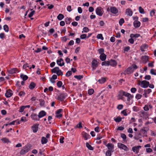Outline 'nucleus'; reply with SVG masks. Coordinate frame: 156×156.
<instances>
[{"label":"nucleus","mask_w":156,"mask_h":156,"mask_svg":"<svg viewBox=\"0 0 156 156\" xmlns=\"http://www.w3.org/2000/svg\"><path fill=\"white\" fill-rule=\"evenodd\" d=\"M140 35L139 34H131L130 35V37L131 38H137L140 36Z\"/></svg>","instance_id":"30"},{"label":"nucleus","mask_w":156,"mask_h":156,"mask_svg":"<svg viewBox=\"0 0 156 156\" xmlns=\"http://www.w3.org/2000/svg\"><path fill=\"white\" fill-rule=\"evenodd\" d=\"M46 115V113L44 111H42L39 112L38 115L39 118H41Z\"/></svg>","instance_id":"17"},{"label":"nucleus","mask_w":156,"mask_h":156,"mask_svg":"<svg viewBox=\"0 0 156 156\" xmlns=\"http://www.w3.org/2000/svg\"><path fill=\"white\" fill-rule=\"evenodd\" d=\"M12 91L9 89L8 90L6 91V93L5 94V96L7 98H9L12 95Z\"/></svg>","instance_id":"13"},{"label":"nucleus","mask_w":156,"mask_h":156,"mask_svg":"<svg viewBox=\"0 0 156 156\" xmlns=\"http://www.w3.org/2000/svg\"><path fill=\"white\" fill-rule=\"evenodd\" d=\"M106 79L105 78L102 77L101 79H99L98 82L100 84H102L105 83L106 81Z\"/></svg>","instance_id":"26"},{"label":"nucleus","mask_w":156,"mask_h":156,"mask_svg":"<svg viewBox=\"0 0 156 156\" xmlns=\"http://www.w3.org/2000/svg\"><path fill=\"white\" fill-rule=\"evenodd\" d=\"M71 19L70 18H66L65 19V22L66 24H69L70 23V20Z\"/></svg>","instance_id":"42"},{"label":"nucleus","mask_w":156,"mask_h":156,"mask_svg":"<svg viewBox=\"0 0 156 156\" xmlns=\"http://www.w3.org/2000/svg\"><path fill=\"white\" fill-rule=\"evenodd\" d=\"M128 42H129L131 44H133L134 43V41L133 39V38H131L128 40Z\"/></svg>","instance_id":"63"},{"label":"nucleus","mask_w":156,"mask_h":156,"mask_svg":"<svg viewBox=\"0 0 156 156\" xmlns=\"http://www.w3.org/2000/svg\"><path fill=\"white\" fill-rule=\"evenodd\" d=\"M36 86V84L34 82H32L29 86V88L31 90H32L35 88Z\"/></svg>","instance_id":"25"},{"label":"nucleus","mask_w":156,"mask_h":156,"mask_svg":"<svg viewBox=\"0 0 156 156\" xmlns=\"http://www.w3.org/2000/svg\"><path fill=\"white\" fill-rule=\"evenodd\" d=\"M122 118L120 116H118L116 119H114V120L117 122H119L122 121Z\"/></svg>","instance_id":"35"},{"label":"nucleus","mask_w":156,"mask_h":156,"mask_svg":"<svg viewBox=\"0 0 156 156\" xmlns=\"http://www.w3.org/2000/svg\"><path fill=\"white\" fill-rule=\"evenodd\" d=\"M39 125V124H35L32 126L31 129L34 133H35L37 132L38 129Z\"/></svg>","instance_id":"8"},{"label":"nucleus","mask_w":156,"mask_h":156,"mask_svg":"<svg viewBox=\"0 0 156 156\" xmlns=\"http://www.w3.org/2000/svg\"><path fill=\"white\" fill-rule=\"evenodd\" d=\"M106 55L105 53H103L100 56V59L102 61H104L106 59Z\"/></svg>","instance_id":"22"},{"label":"nucleus","mask_w":156,"mask_h":156,"mask_svg":"<svg viewBox=\"0 0 156 156\" xmlns=\"http://www.w3.org/2000/svg\"><path fill=\"white\" fill-rule=\"evenodd\" d=\"M25 108H24V106H21L20 108V109L19 110V112H23V111H24V109H25Z\"/></svg>","instance_id":"61"},{"label":"nucleus","mask_w":156,"mask_h":156,"mask_svg":"<svg viewBox=\"0 0 156 156\" xmlns=\"http://www.w3.org/2000/svg\"><path fill=\"white\" fill-rule=\"evenodd\" d=\"M152 91L151 89H145L144 90V93L143 94V95L144 96V97L147 98L148 97L147 94H149Z\"/></svg>","instance_id":"9"},{"label":"nucleus","mask_w":156,"mask_h":156,"mask_svg":"<svg viewBox=\"0 0 156 156\" xmlns=\"http://www.w3.org/2000/svg\"><path fill=\"white\" fill-rule=\"evenodd\" d=\"M31 117L32 119L35 121H39V118L38 117V115H37L35 113H32L31 115Z\"/></svg>","instance_id":"12"},{"label":"nucleus","mask_w":156,"mask_h":156,"mask_svg":"<svg viewBox=\"0 0 156 156\" xmlns=\"http://www.w3.org/2000/svg\"><path fill=\"white\" fill-rule=\"evenodd\" d=\"M83 31L82 32V33H83V31L85 32H87L89 31V29L88 27H85L83 28Z\"/></svg>","instance_id":"56"},{"label":"nucleus","mask_w":156,"mask_h":156,"mask_svg":"<svg viewBox=\"0 0 156 156\" xmlns=\"http://www.w3.org/2000/svg\"><path fill=\"white\" fill-rule=\"evenodd\" d=\"M39 101L40 102V105L41 106H44L45 104V101L44 100L42 99H39Z\"/></svg>","instance_id":"43"},{"label":"nucleus","mask_w":156,"mask_h":156,"mask_svg":"<svg viewBox=\"0 0 156 156\" xmlns=\"http://www.w3.org/2000/svg\"><path fill=\"white\" fill-rule=\"evenodd\" d=\"M148 58L149 57L148 56L145 55L142 56L141 59L144 63H146L148 61Z\"/></svg>","instance_id":"16"},{"label":"nucleus","mask_w":156,"mask_h":156,"mask_svg":"<svg viewBox=\"0 0 156 156\" xmlns=\"http://www.w3.org/2000/svg\"><path fill=\"white\" fill-rule=\"evenodd\" d=\"M62 84V81H59L57 83V86L58 87H61Z\"/></svg>","instance_id":"47"},{"label":"nucleus","mask_w":156,"mask_h":156,"mask_svg":"<svg viewBox=\"0 0 156 156\" xmlns=\"http://www.w3.org/2000/svg\"><path fill=\"white\" fill-rule=\"evenodd\" d=\"M64 16L63 14H59L57 16V18L58 20H61L64 18Z\"/></svg>","instance_id":"33"},{"label":"nucleus","mask_w":156,"mask_h":156,"mask_svg":"<svg viewBox=\"0 0 156 156\" xmlns=\"http://www.w3.org/2000/svg\"><path fill=\"white\" fill-rule=\"evenodd\" d=\"M105 145L107 147L108 149V150L112 151V150L114 148V145L112 144L108 143V144H105Z\"/></svg>","instance_id":"10"},{"label":"nucleus","mask_w":156,"mask_h":156,"mask_svg":"<svg viewBox=\"0 0 156 156\" xmlns=\"http://www.w3.org/2000/svg\"><path fill=\"white\" fill-rule=\"evenodd\" d=\"M142 97V95L141 94H136V96L135 97V98L137 100L140 99Z\"/></svg>","instance_id":"49"},{"label":"nucleus","mask_w":156,"mask_h":156,"mask_svg":"<svg viewBox=\"0 0 156 156\" xmlns=\"http://www.w3.org/2000/svg\"><path fill=\"white\" fill-rule=\"evenodd\" d=\"M103 9L100 7L97 8L96 10V14L100 16H102L103 14Z\"/></svg>","instance_id":"5"},{"label":"nucleus","mask_w":156,"mask_h":156,"mask_svg":"<svg viewBox=\"0 0 156 156\" xmlns=\"http://www.w3.org/2000/svg\"><path fill=\"white\" fill-rule=\"evenodd\" d=\"M150 73L152 75H156V72L155 70L154 69H152L151 70Z\"/></svg>","instance_id":"55"},{"label":"nucleus","mask_w":156,"mask_h":156,"mask_svg":"<svg viewBox=\"0 0 156 156\" xmlns=\"http://www.w3.org/2000/svg\"><path fill=\"white\" fill-rule=\"evenodd\" d=\"M72 74V72L71 71H69L66 73V76L69 77Z\"/></svg>","instance_id":"48"},{"label":"nucleus","mask_w":156,"mask_h":156,"mask_svg":"<svg viewBox=\"0 0 156 156\" xmlns=\"http://www.w3.org/2000/svg\"><path fill=\"white\" fill-rule=\"evenodd\" d=\"M155 9H153L151 10L150 12V15L151 17H152L154 16H155Z\"/></svg>","instance_id":"52"},{"label":"nucleus","mask_w":156,"mask_h":156,"mask_svg":"<svg viewBox=\"0 0 156 156\" xmlns=\"http://www.w3.org/2000/svg\"><path fill=\"white\" fill-rule=\"evenodd\" d=\"M98 66L97 61L96 60L94 59L92 63V66L93 69L94 70Z\"/></svg>","instance_id":"15"},{"label":"nucleus","mask_w":156,"mask_h":156,"mask_svg":"<svg viewBox=\"0 0 156 156\" xmlns=\"http://www.w3.org/2000/svg\"><path fill=\"white\" fill-rule=\"evenodd\" d=\"M35 12V11L34 10H33L28 15V16L30 18L32 17L33 15H34V13Z\"/></svg>","instance_id":"57"},{"label":"nucleus","mask_w":156,"mask_h":156,"mask_svg":"<svg viewBox=\"0 0 156 156\" xmlns=\"http://www.w3.org/2000/svg\"><path fill=\"white\" fill-rule=\"evenodd\" d=\"M110 63L109 61L103 62L101 63L102 66H108L110 65Z\"/></svg>","instance_id":"34"},{"label":"nucleus","mask_w":156,"mask_h":156,"mask_svg":"<svg viewBox=\"0 0 156 156\" xmlns=\"http://www.w3.org/2000/svg\"><path fill=\"white\" fill-rule=\"evenodd\" d=\"M110 11L112 13L115 14L117 13L118 12L117 9L115 7H110Z\"/></svg>","instance_id":"14"},{"label":"nucleus","mask_w":156,"mask_h":156,"mask_svg":"<svg viewBox=\"0 0 156 156\" xmlns=\"http://www.w3.org/2000/svg\"><path fill=\"white\" fill-rule=\"evenodd\" d=\"M124 23V20L123 18H121L120 19L119 21V25L121 26L122 24Z\"/></svg>","instance_id":"50"},{"label":"nucleus","mask_w":156,"mask_h":156,"mask_svg":"<svg viewBox=\"0 0 156 156\" xmlns=\"http://www.w3.org/2000/svg\"><path fill=\"white\" fill-rule=\"evenodd\" d=\"M145 111H148L149 110V106L148 105H145L143 108Z\"/></svg>","instance_id":"53"},{"label":"nucleus","mask_w":156,"mask_h":156,"mask_svg":"<svg viewBox=\"0 0 156 156\" xmlns=\"http://www.w3.org/2000/svg\"><path fill=\"white\" fill-rule=\"evenodd\" d=\"M133 96L130 94V95H128L127 100L128 101H129L131 99H132L133 98Z\"/></svg>","instance_id":"58"},{"label":"nucleus","mask_w":156,"mask_h":156,"mask_svg":"<svg viewBox=\"0 0 156 156\" xmlns=\"http://www.w3.org/2000/svg\"><path fill=\"white\" fill-rule=\"evenodd\" d=\"M121 113L123 114L124 116H127L128 115L126 112V109H125L122 111L121 112Z\"/></svg>","instance_id":"54"},{"label":"nucleus","mask_w":156,"mask_h":156,"mask_svg":"<svg viewBox=\"0 0 156 156\" xmlns=\"http://www.w3.org/2000/svg\"><path fill=\"white\" fill-rule=\"evenodd\" d=\"M141 148V146L140 145L137 146H134L132 148V150L136 154H137L139 153V149Z\"/></svg>","instance_id":"7"},{"label":"nucleus","mask_w":156,"mask_h":156,"mask_svg":"<svg viewBox=\"0 0 156 156\" xmlns=\"http://www.w3.org/2000/svg\"><path fill=\"white\" fill-rule=\"evenodd\" d=\"M20 77L23 79V81H25L28 79V77L26 75H24L23 74H21L20 76Z\"/></svg>","instance_id":"28"},{"label":"nucleus","mask_w":156,"mask_h":156,"mask_svg":"<svg viewBox=\"0 0 156 156\" xmlns=\"http://www.w3.org/2000/svg\"><path fill=\"white\" fill-rule=\"evenodd\" d=\"M113 151L111 150H108L106 152L105 155L106 156H111L112 155L111 153L113 152Z\"/></svg>","instance_id":"38"},{"label":"nucleus","mask_w":156,"mask_h":156,"mask_svg":"<svg viewBox=\"0 0 156 156\" xmlns=\"http://www.w3.org/2000/svg\"><path fill=\"white\" fill-rule=\"evenodd\" d=\"M97 38L99 39H101V40L104 39V38L101 34H99L97 36Z\"/></svg>","instance_id":"46"},{"label":"nucleus","mask_w":156,"mask_h":156,"mask_svg":"<svg viewBox=\"0 0 156 156\" xmlns=\"http://www.w3.org/2000/svg\"><path fill=\"white\" fill-rule=\"evenodd\" d=\"M94 90L93 89H89L88 91V94L90 95L94 93Z\"/></svg>","instance_id":"44"},{"label":"nucleus","mask_w":156,"mask_h":156,"mask_svg":"<svg viewBox=\"0 0 156 156\" xmlns=\"http://www.w3.org/2000/svg\"><path fill=\"white\" fill-rule=\"evenodd\" d=\"M9 73L12 74L18 72V69L16 68H14L8 70Z\"/></svg>","instance_id":"19"},{"label":"nucleus","mask_w":156,"mask_h":156,"mask_svg":"<svg viewBox=\"0 0 156 156\" xmlns=\"http://www.w3.org/2000/svg\"><path fill=\"white\" fill-rule=\"evenodd\" d=\"M87 37L86 34H83L80 35V37L81 39H84Z\"/></svg>","instance_id":"62"},{"label":"nucleus","mask_w":156,"mask_h":156,"mask_svg":"<svg viewBox=\"0 0 156 156\" xmlns=\"http://www.w3.org/2000/svg\"><path fill=\"white\" fill-rule=\"evenodd\" d=\"M25 94V93L23 91H20L19 93V95L21 97L24 96Z\"/></svg>","instance_id":"60"},{"label":"nucleus","mask_w":156,"mask_h":156,"mask_svg":"<svg viewBox=\"0 0 156 156\" xmlns=\"http://www.w3.org/2000/svg\"><path fill=\"white\" fill-rule=\"evenodd\" d=\"M57 64L60 66H62L64 65V62L62 58H60L58 59L56 61Z\"/></svg>","instance_id":"11"},{"label":"nucleus","mask_w":156,"mask_h":156,"mask_svg":"<svg viewBox=\"0 0 156 156\" xmlns=\"http://www.w3.org/2000/svg\"><path fill=\"white\" fill-rule=\"evenodd\" d=\"M131 91L133 93H135L136 91V89L134 87H132L131 89Z\"/></svg>","instance_id":"64"},{"label":"nucleus","mask_w":156,"mask_h":156,"mask_svg":"<svg viewBox=\"0 0 156 156\" xmlns=\"http://www.w3.org/2000/svg\"><path fill=\"white\" fill-rule=\"evenodd\" d=\"M74 77L78 80H80L83 77V75H76L74 76Z\"/></svg>","instance_id":"39"},{"label":"nucleus","mask_w":156,"mask_h":156,"mask_svg":"<svg viewBox=\"0 0 156 156\" xmlns=\"http://www.w3.org/2000/svg\"><path fill=\"white\" fill-rule=\"evenodd\" d=\"M121 137L123 139L124 141H126V136L125 134L121 133Z\"/></svg>","instance_id":"37"},{"label":"nucleus","mask_w":156,"mask_h":156,"mask_svg":"<svg viewBox=\"0 0 156 156\" xmlns=\"http://www.w3.org/2000/svg\"><path fill=\"white\" fill-rule=\"evenodd\" d=\"M3 29L6 32H8L9 30L8 26L7 25H5L3 26Z\"/></svg>","instance_id":"41"},{"label":"nucleus","mask_w":156,"mask_h":156,"mask_svg":"<svg viewBox=\"0 0 156 156\" xmlns=\"http://www.w3.org/2000/svg\"><path fill=\"white\" fill-rule=\"evenodd\" d=\"M148 48V45L146 44L142 45L140 47V50L142 51H144L145 49H147Z\"/></svg>","instance_id":"27"},{"label":"nucleus","mask_w":156,"mask_h":156,"mask_svg":"<svg viewBox=\"0 0 156 156\" xmlns=\"http://www.w3.org/2000/svg\"><path fill=\"white\" fill-rule=\"evenodd\" d=\"M98 51L99 54L101 55V54L104 53L103 52L104 51V50L103 48H101L99 49Z\"/></svg>","instance_id":"51"},{"label":"nucleus","mask_w":156,"mask_h":156,"mask_svg":"<svg viewBox=\"0 0 156 156\" xmlns=\"http://www.w3.org/2000/svg\"><path fill=\"white\" fill-rule=\"evenodd\" d=\"M139 84L142 88H146L149 85V82L146 80H144L140 82L139 83Z\"/></svg>","instance_id":"2"},{"label":"nucleus","mask_w":156,"mask_h":156,"mask_svg":"<svg viewBox=\"0 0 156 156\" xmlns=\"http://www.w3.org/2000/svg\"><path fill=\"white\" fill-rule=\"evenodd\" d=\"M48 141V140L46 138L44 137H42L41 140V143L42 144H46Z\"/></svg>","instance_id":"24"},{"label":"nucleus","mask_w":156,"mask_h":156,"mask_svg":"<svg viewBox=\"0 0 156 156\" xmlns=\"http://www.w3.org/2000/svg\"><path fill=\"white\" fill-rule=\"evenodd\" d=\"M122 95L125 96L126 97H127L128 96V95H130V94L127 92L123 91L122 92Z\"/></svg>","instance_id":"45"},{"label":"nucleus","mask_w":156,"mask_h":156,"mask_svg":"<svg viewBox=\"0 0 156 156\" xmlns=\"http://www.w3.org/2000/svg\"><path fill=\"white\" fill-rule=\"evenodd\" d=\"M30 150V148L28 146H25L23 147L22 149L20 152L21 155H23L28 152Z\"/></svg>","instance_id":"1"},{"label":"nucleus","mask_w":156,"mask_h":156,"mask_svg":"<svg viewBox=\"0 0 156 156\" xmlns=\"http://www.w3.org/2000/svg\"><path fill=\"white\" fill-rule=\"evenodd\" d=\"M59 70V68L58 67H55L52 69L51 70V72L52 73H57Z\"/></svg>","instance_id":"31"},{"label":"nucleus","mask_w":156,"mask_h":156,"mask_svg":"<svg viewBox=\"0 0 156 156\" xmlns=\"http://www.w3.org/2000/svg\"><path fill=\"white\" fill-rule=\"evenodd\" d=\"M86 145L87 147L91 151H93L94 150V148L88 142H87L86 143Z\"/></svg>","instance_id":"29"},{"label":"nucleus","mask_w":156,"mask_h":156,"mask_svg":"<svg viewBox=\"0 0 156 156\" xmlns=\"http://www.w3.org/2000/svg\"><path fill=\"white\" fill-rule=\"evenodd\" d=\"M1 140L4 143H8L10 142L9 140L6 138H3L1 139Z\"/></svg>","instance_id":"36"},{"label":"nucleus","mask_w":156,"mask_h":156,"mask_svg":"<svg viewBox=\"0 0 156 156\" xmlns=\"http://www.w3.org/2000/svg\"><path fill=\"white\" fill-rule=\"evenodd\" d=\"M117 144L118 147L119 148L124 150L126 151H128L129 150L128 147L125 144L120 143H118Z\"/></svg>","instance_id":"3"},{"label":"nucleus","mask_w":156,"mask_h":156,"mask_svg":"<svg viewBox=\"0 0 156 156\" xmlns=\"http://www.w3.org/2000/svg\"><path fill=\"white\" fill-rule=\"evenodd\" d=\"M82 135L84 140H87L89 136H90L89 134L84 132H83Z\"/></svg>","instance_id":"23"},{"label":"nucleus","mask_w":156,"mask_h":156,"mask_svg":"<svg viewBox=\"0 0 156 156\" xmlns=\"http://www.w3.org/2000/svg\"><path fill=\"white\" fill-rule=\"evenodd\" d=\"M109 62L110 63V65L111 66L114 67L117 65V63L114 60H111Z\"/></svg>","instance_id":"20"},{"label":"nucleus","mask_w":156,"mask_h":156,"mask_svg":"<svg viewBox=\"0 0 156 156\" xmlns=\"http://www.w3.org/2000/svg\"><path fill=\"white\" fill-rule=\"evenodd\" d=\"M126 14L130 16H131L133 14V11L130 9H127L126 10Z\"/></svg>","instance_id":"21"},{"label":"nucleus","mask_w":156,"mask_h":156,"mask_svg":"<svg viewBox=\"0 0 156 156\" xmlns=\"http://www.w3.org/2000/svg\"><path fill=\"white\" fill-rule=\"evenodd\" d=\"M133 72V69L131 67H128L125 70L123 73L124 75L126 74H130Z\"/></svg>","instance_id":"4"},{"label":"nucleus","mask_w":156,"mask_h":156,"mask_svg":"<svg viewBox=\"0 0 156 156\" xmlns=\"http://www.w3.org/2000/svg\"><path fill=\"white\" fill-rule=\"evenodd\" d=\"M139 12L141 14H144V9L141 6L139 7Z\"/></svg>","instance_id":"40"},{"label":"nucleus","mask_w":156,"mask_h":156,"mask_svg":"<svg viewBox=\"0 0 156 156\" xmlns=\"http://www.w3.org/2000/svg\"><path fill=\"white\" fill-rule=\"evenodd\" d=\"M140 132L141 133L143 134L144 136H147V131L145 129H140Z\"/></svg>","instance_id":"32"},{"label":"nucleus","mask_w":156,"mask_h":156,"mask_svg":"<svg viewBox=\"0 0 156 156\" xmlns=\"http://www.w3.org/2000/svg\"><path fill=\"white\" fill-rule=\"evenodd\" d=\"M140 23L138 20H135L133 22V24L135 28H138L140 26Z\"/></svg>","instance_id":"18"},{"label":"nucleus","mask_w":156,"mask_h":156,"mask_svg":"<svg viewBox=\"0 0 156 156\" xmlns=\"http://www.w3.org/2000/svg\"><path fill=\"white\" fill-rule=\"evenodd\" d=\"M67 95L66 93H61L58 97L57 99L62 101L66 98Z\"/></svg>","instance_id":"6"},{"label":"nucleus","mask_w":156,"mask_h":156,"mask_svg":"<svg viewBox=\"0 0 156 156\" xmlns=\"http://www.w3.org/2000/svg\"><path fill=\"white\" fill-rule=\"evenodd\" d=\"M57 74L58 76L62 75H63V73L62 72L61 70H59L58 72L56 73Z\"/></svg>","instance_id":"59"}]
</instances>
